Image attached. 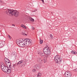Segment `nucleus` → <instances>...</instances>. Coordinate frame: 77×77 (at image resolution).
I'll use <instances>...</instances> for the list:
<instances>
[{
  "label": "nucleus",
  "instance_id": "1",
  "mask_svg": "<svg viewBox=\"0 0 77 77\" xmlns=\"http://www.w3.org/2000/svg\"><path fill=\"white\" fill-rule=\"evenodd\" d=\"M5 14L8 15L11 14V15H14L16 17H18L20 15V14L18 12L13 10H8L5 12Z\"/></svg>",
  "mask_w": 77,
  "mask_h": 77
},
{
  "label": "nucleus",
  "instance_id": "2",
  "mask_svg": "<svg viewBox=\"0 0 77 77\" xmlns=\"http://www.w3.org/2000/svg\"><path fill=\"white\" fill-rule=\"evenodd\" d=\"M17 44L20 47H25V43L23 41V39H22L17 40L16 41Z\"/></svg>",
  "mask_w": 77,
  "mask_h": 77
},
{
  "label": "nucleus",
  "instance_id": "3",
  "mask_svg": "<svg viewBox=\"0 0 77 77\" xmlns=\"http://www.w3.org/2000/svg\"><path fill=\"white\" fill-rule=\"evenodd\" d=\"M54 60L56 63H58L59 64H60L62 63V59L59 56L56 55L54 57Z\"/></svg>",
  "mask_w": 77,
  "mask_h": 77
},
{
  "label": "nucleus",
  "instance_id": "4",
  "mask_svg": "<svg viewBox=\"0 0 77 77\" xmlns=\"http://www.w3.org/2000/svg\"><path fill=\"white\" fill-rule=\"evenodd\" d=\"M43 51L46 55L49 56L50 54V48L48 47H45L43 49Z\"/></svg>",
  "mask_w": 77,
  "mask_h": 77
},
{
  "label": "nucleus",
  "instance_id": "5",
  "mask_svg": "<svg viewBox=\"0 0 77 77\" xmlns=\"http://www.w3.org/2000/svg\"><path fill=\"white\" fill-rule=\"evenodd\" d=\"M64 75L66 77H71V76H72L71 72L68 71L65 72Z\"/></svg>",
  "mask_w": 77,
  "mask_h": 77
},
{
  "label": "nucleus",
  "instance_id": "6",
  "mask_svg": "<svg viewBox=\"0 0 77 77\" xmlns=\"http://www.w3.org/2000/svg\"><path fill=\"white\" fill-rule=\"evenodd\" d=\"M1 68L2 69V70L4 72L6 71V66H5L4 63H2V64H1Z\"/></svg>",
  "mask_w": 77,
  "mask_h": 77
},
{
  "label": "nucleus",
  "instance_id": "7",
  "mask_svg": "<svg viewBox=\"0 0 77 77\" xmlns=\"http://www.w3.org/2000/svg\"><path fill=\"white\" fill-rule=\"evenodd\" d=\"M41 65L38 64H36L34 65V68H36V69H37V70H39V69H40V68H41Z\"/></svg>",
  "mask_w": 77,
  "mask_h": 77
},
{
  "label": "nucleus",
  "instance_id": "8",
  "mask_svg": "<svg viewBox=\"0 0 77 77\" xmlns=\"http://www.w3.org/2000/svg\"><path fill=\"white\" fill-rule=\"evenodd\" d=\"M25 42V47H30V46H31V45H30V43L28 41H26V42Z\"/></svg>",
  "mask_w": 77,
  "mask_h": 77
},
{
  "label": "nucleus",
  "instance_id": "9",
  "mask_svg": "<svg viewBox=\"0 0 77 77\" xmlns=\"http://www.w3.org/2000/svg\"><path fill=\"white\" fill-rule=\"evenodd\" d=\"M37 62L39 63H40V64H42L43 63V61H42V60L40 58H38L37 60Z\"/></svg>",
  "mask_w": 77,
  "mask_h": 77
},
{
  "label": "nucleus",
  "instance_id": "10",
  "mask_svg": "<svg viewBox=\"0 0 77 77\" xmlns=\"http://www.w3.org/2000/svg\"><path fill=\"white\" fill-rule=\"evenodd\" d=\"M5 71H6L5 72H6L7 74H10V73L11 72V70L9 69H5Z\"/></svg>",
  "mask_w": 77,
  "mask_h": 77
},
{
  "label": "nucleus",
  "instance_id": "11",
  "mask_svg": "<svg viewBox=\"0 0 77 77\" xmlns=\"http://www.w3.org/2000/svg\"><path fill=\"white\" fill-rule=\"evenodd\" d=\"M27 41L29 43L30 45H32V40L30 39V38H28L27 39Z\"/></svg>",
  "mask_w": 77,
  "mask_h": 77
},
{
  "label": "nucleus",
  "instance_id": "12",
  "mask_svg": "<svg viewBox=\"0 0 77 77\" xmlns=\"http://www.w3.org/2000/svg\"><path fill=\"white\" fill-rule=\"evenodd\" d=\"M46 58H45L43 60V62L44 63H46L47 62V57H48V56H46Z\"/></svg>",
  "mask_w": 77,
  "mask_h": 77
},
{
  "label": "nucleus",
  "instance_id": "13",
  "mask_svg": "<svg viewBox=\"0 0 77 77\" xmlns=\"http://www.w3.org/2000/svg\"><path fill=\"white\" fill-rule=\"evenodd\" d=\"M5 44V43L3 44V43H2V42H0V48L3 47L4 46Z\"/></svg>",
  "mask_w": 77,
  "mask_h": 77
},
{
  "label": "nucleus",
  "instance_id": "14",
  "mask_svg": "<svg viewBox=\"0 0 77 77\" xmlns=\"http://www.w3.org/2000/svg\"><path fill=\"white\" fill-rule=\"evenodd\" d=\"M5 65H6L7 66H6V68H8V66H10V65H11V62H9L8 63L5 64Z\"/></svg>",
  "mask_w": 77,
  "mask_h": 77
},
{
  "label": "nucleus",
  "instance_id": "15",
  "mask_svg": "<svg viewBox=\"0 0 77 77\" xmlns=\"http://www.w3.org/2000/svg\"><path fill=\"white\" fill-rule=\"evenodd\" d=\"M7 61H9V60L6 58H5L4 59V62L5 63Z\"/></svg>",
  "mask_w": 77,
  "mask_h": 77
},
{
  "label": "nucleus",
  "instance_id": "16",
  "mask_svg": "<svg viewBox=\"0 0 77 77\" xmlns=\"http://www.w3.org/2000/svg\"><path fill=\"white\" fill-rule=\"evenodd\" d=\"M21 27H23V28H24V29H27V28H26V26H24V25L22 24L21 25Z\"/></svg>",
  "mask_w": 77,
  "mask_h": 77
},
{
  "label": "nucleus",
  "instance_id": "17",
  "mask_svg": "<svg viewBox=\"0 0 77 77\" xmlns=\"http://www.w3.org/2000/svg\"><path fill=\"white\" fill-rule=\"evenodd\" d=\"M22 63H23V65L25 66L26 65V62L22 60Z\"/></svg>",
  "mask_w": 77,
  "mask_h": 77
},
{
  "label": "nucleus",
  "instance_id": "18",
  "mask_svg": "<svg viewBox=\"0 0 77 77\" xmlns=\"http://www.w3.org/2000/svg\"><path fill=\"white\" fill-rule=\"evenodd\" d=\"M41 75H42L41 73H40L38 72V74L37 75V76L41 77Z\"/></svg>",
  "mask_w": 77,
  "mask_h": 77
},
{
  "label": "nucleus",
  "instance_id": "19",
  "mask_svg": "<svg viewBox=\"0 0 77 77\" xmlns=\"http://www.w3.org/2000/svg\"><path fill=\"white\" fill-rule=\"evenodd\" d=\"M13 66L14 67H15V66H18V64L17 63L13 64Z\"/></svg>",
  "mask_w": 77,
  "mask_h": 77
},
{
  "label": "nucleus",
  "instance_id": "20",
  "mask_svg": "<svg viewBox=\"0 0 77 77\" xmlns=\"http://www.w3.org/2000/svg\"><path fill=\"white\" fill-rule=\"evenodd\" d=\"M29 20L32 22H34V19L32 18V17L29 18Z\"/></svg>",
  "mask_w": 77,
  "mask_h": 77
},
{
  "label": "nucleus",
  "instance_id": "21",
  "mask_svg": "<svg viewBox=\"0 0 77 77\" xmlns=\"http://www.w3.org/2000/svg\"><path fill=\"white\" fill-rule=\"evenodd\" d=\"M71 53H72V54H77V52L74 51H71Z\"/></svg>",
  "mask_w": 77,
  "mask_h": 77
},
{
  "label": "nucleus",
  "instance_id": "22",
  "mask_svg": "<svg viewBox=\"0 0 77 77\" xmlns=\"http://www.w3.org/2000/svg\"><path fill=\"white\" fill-rule=\"evenodd\" d=\"M18 65H19L20 64H21V63H22V60H21L19 61L18 63H17Z\"/></svg>",
  "mask_w": 77,
  "mask_h": 77
},
{
  "label": "nucleus",
  "instance_id": "23",
  "mask_svg": "<svg viewBox=\"0 0 77 77\" xmlns=\"http://www.w3.org/2000/svg\"><path fill=\"white\" fill-rule=\"evenodd\" d=\"M43 42V40H41V38H40V43L41 44H42Z\"/></svg>",
  "mask_w": 77,
  "mask_h": 77
},
{
  "label": "nucleus",
  "instance_id": "24",
  "mask_svg": "<svg viewBox=\"0 0 77 77\" xmlns=\"http://www.w3.org/2000/svg\"><path fill=\"white\" fill-rule=\"evenodd\" d=\"M28 39V38H26L25 39V40H24V41H23V42H24V43H25V42H26V41H27V40Z\"/></svg>",
  "mask_w": 77,
  "mask_h": 77
},
{
  "label": "nucleus",
  "instance_id": "25",
  "mask_svg": "<svg viewBox=\"0 0 77 77\" xmlns=\"http://www.w3.org/2000/svg\"><path fill=\"white\" fill-rule=\"evenodd\" d=\"M44 52L43 53H41V55L42 56V57H44V56H45V54H44Z\"/></svg>",
  "mask_w": 77,
  "mask_h": 77
},
{
  "label": "nucleus",
  "instance_id": "26",
  "mask_svg": "<svg viewBox=\"0 0 77 77\" xmlns=\"http://www.w3.org/2000/svg\"><path fill=\"white\" fill-rule=\"evenodd\" d=\"M32 71L34 72H36V69H34L32 70Z\"/></svg>",
  "mask_w": 77,
  "mask_h": 77
},
{
  "label": "nucleus",
  "instance_id": "27",
  "mask_svg": "<svg viewBox=\"0 0 77 77\" xmlns=\"http://www.w3.org/2000/svg\"><path fill=\"white\" fill-rule=\"evenodd\" d=\"M73 71L75 72H77V68L74 69Z\"/></svg>",
  "mask_w": 77,
  "mask_h": 77
},
{
  "label": "nucleus",
  "instance_id": "28",
  "mask_svg": "<svg viewBox=\"0 0 77 77\" xmlns=\"http://www.w3.org/2000/svg\"><path fill=\"white\" fill-rule=\"evenodd\" d=\"M50 37H51V39L53 38V35L51 34H50Z\"/></svg>",
  "mask_w": 77,
  "mask_h": 77
},
{
  "label": "nucleus",
  "instance_id": "29",
  "mask_svg": "<svg viewBox=\"0 0 77 77\" xmlns=\"http://www.w3.org/2000/svg\"><path fill=\"white\" fill-rule=\"evenodd\" d=\"M25 66L23 65V64H21L20 65V67H21L22 68H24V66Z\"/></svg>",
  "mask_w": 77,
  "mask_h": 77
},
{
  "label": "nucleus",
  "instance_id": "30",
  "mask_svg": "<svg viewBox=\"0 0 77 77\" xmlns=\"http://www.w3.org/2000/svg\"><path fill=\"white\" fill-rule=\"evenodd\" d=\"M10 61H7L6 62H5V64H6L7 63H8V62H10Z\"/></svg>",
  "mask_w": 77,
  "mask_h": 77
},
{
  "label": "nucleus",
  "instance_id": "31",
  "mask_svg": "<svg viewBox=\"0 0 77 77\" xmlns=\"http://www.w3.org/2000/svg\"><path fill=\"white\" fill-rule=\"evenodd\" d=\"M8 38H9L10 39H11V38H12L11 36H10V35H8Z\"/></svg>",
  "mask_w": 77,
  "mask_h": 77
},
{
  "label": "nucleus",
  "instance_id": "32",
  "mask_svg": "<svg viewBox=\"0 0 77 77\" xmlns=\"http://www.w3.org/2000/svg\"><path fill=\"white\" fill-rule=\"evenodd\" d=\"M3 3V2L2 1V0H0V3Z\"/></svg>",
  "mask_w": 77,
  "mask_h": 77
},
{
  "label": "nucleus",
  "instance_id": "33",
  "mask_svg": "<svg viewBox=\"0 0 77 77\" xmlns=\"http://www.w3.org/2000/svg\"><path fill=\"white\" fill-rule=\"evenodd\" d=\"M32 30H35V27L33 26H32Z\"/></svg>",
  "mask_w": 77,
  "mask_h": 77
},
{
  "label": "nucleus",
  "instance_id": "34",
  "mask_svg": "<svg viewBox=\"0 0 77 77\" xmlns=\"http://www.w3.org/2000/svg\"><path fill=\"white\" fill-rule=\"evenodd\" d=\"M22 34H23V35H26V36H27V34H26V33H23Z\"/></svg>",
  "mask_w": 77,
  "mask_h": 77
},
{
  "label": "nucleus",
  "instance_id": "35",
  "mask_svg": "<svg viewBox=\"0 0 77 77\" xmlns=\"http://www.w3.org/2000/svg\"><path fill=\"white\" fill-rule=\"evenodd\" d=\"M41 1H42L43 3H44V0H41Z\"/></svg>",
  "mask_w": 77,
  "mask_h": 77
},
{
  "label": "nucleus",
  "instance_id": "36",
  "mask_svg": "<svg viewBox=\"0 0 77 77\" xmlns=\"http://www.w3.org/2000/svg\"><path fill=\"white\" fill-rule=\"evenodd\" d=\"M36 11H37V10H35L34 12H36Z\"/></svg>",
  "mask_w": 77,
  "mask_h": 77
},
{
  "label": "nucleus",
  "instance_id": "37",
  "mask_svg": "<svg viewBox=\"0 0 77 77\" xmlns=\"http://www.w3.org/2000/svg\"><path fill=\"white\" fill-rule=\"evenodd\" d=\"M12 26H15V25L12 24Z\"/></svg>",
  "mask_w": 77,
  "mask_h": 77
},
{
  "label": "nucleus",
  "instance_id": "38",
  "mask_svg": "<svg viewBox=\"0 0 77 77\" xmlns=\"http://www.w3.org/2000/svg\"><path fill=\"white\" fill-rule=\"evenodd\" d=\"M64 30H66V31L68 30V29H65V28H64Z\"/></svg>",
  "mask_w": 77,
  "mask_h": 77
},
{
  "label": "nucleus",
  "instance_id": "39",
  "mask_svg": "<svg viewBox=\"0 0 77 77\" xmlns=\"http://www.w3.org/2000/svg\"><path fill=\"white\" fill-rule=\"evenodd\" d=\"M53 5L54 6V4H53Z\"/></svg>",
  "mask_w": 77,
  "mask_h": 77
},
{
  "label": "nucleus",
  "instance_id": "40",
  "mask_svg": "<svg viewBox=\"0 0 77 77\" xmlns=\"http://www.w3.org/2000/svg\"><path fill=\"white\" fill-rule=\"evenodd\" d=\"M56 6H54V7H56Z\"/></svg>",
  "mask_w": 77,
  "mask_h": 77
}]
</instances>
